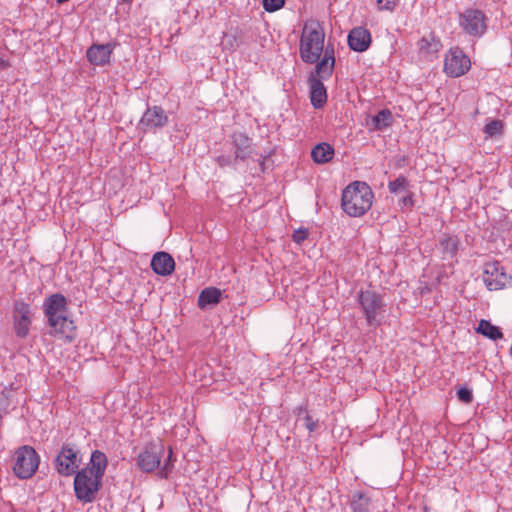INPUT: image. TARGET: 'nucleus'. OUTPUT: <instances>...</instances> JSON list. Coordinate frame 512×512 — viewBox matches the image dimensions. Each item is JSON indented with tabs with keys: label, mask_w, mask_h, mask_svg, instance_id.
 Here are the masks:
<instances>
[{
	"label": "nucleus",
	"mask_w": 512,
	"mask_h": 512,
	"mask_svg": "<svg viewBox=\"0 0 512 512\" xmlns=\"http://www.w3.org/2000/svg\"><path fill=\"white\" fill-rule=\"evenodd\" d=\"M43 311L51 328L50 334L72 341L76 327L67 316V299L60 293L52 294L44 300Z\"/></svg>",
	"instance_id": "obj_1"
},
{
	"label": "nucleus",
	"mask_w": 512,
	"mask_h": 512,
	"mask_svg": "<svg viewBox=\"0 0 512 512\" xmlns=\"http://www.w3.org/2000/svg\"><path fill=\"white\" fill-rule=\"evenodd\" d=\"M373 198L374 193L367 183L355 181L343 190L341 206L350 217H361L371 208Z\"/></svg>",
	"instance_id": "obj_2"
},
{
	"label": "nucleus",
	"mask_w": 512,
	"mask_h": 512,
	"mask_svg": "<svg viewBox=\"0 0 512 512\" xmlns=\"http://www.w3.org/2000/svg\"><path fill=\"white\" fill-rule=\"evenodd\" d=\"M325 33L319 22L305 23L300 38L299 52L301 59L308 64L320 60L324 49Z\"/></svg>",
	"instance_id": "obj_3"
},
{
	"label": "nucleus",
	"mask_w": 512,
	"mask_h": 512,
	"mask_svg": "<svg viewBox=\"0 0 512 512\" xmlns=\"http://www.w3.org/2000/svg\"><path fill=\"white\" fill-rule=\"evenodd\" d=\"M361 312L369 327L377 328L385 313V302L381 294L372 289L361 290L357 297Z\"/></svg>",
	"instance_id": "obj_4"
},
{
	"label": "nucleus",
	"mask_w": 512,
	"mask_h": 512,
	"mask_svg": "<svg viewBox=\"0 0 512 512\" xmlns=\"http://www.w3.org/2000/svg\"><path fill=\"white\" fill-rule=\"evenodd\" d=\"M39 463L40 456L36 450L23 445L14 452L12 470L19 479H30L36 473Z\"/></svg>",
	"instance_id": "obj_5"
},
{
	"label": "nucleus",
	"mask_w": 512,
	"mask_h": 512,
	"mask_svg": "<svg viewBox=\"0 0 512 512\" xmlns=\"http://www.w3.org/2000/svg\"><path fill=\"white\" fill-rule=\"evenodd\" d=\"M102 486V478L89 473V470H79L74 478L75 496L84 503L93 502Z\"/></svg>",
	"instance_id": "obj_6"
},
{
	"label": "nucleus",
	"mask_w": 512,
	"mask_h": 512,
	"mask_svg": "<svg viewBox=\"0 0 512 512\" xmlns=\"http://www.w3.org/2000/svg\"><path fill=\"white\" fill-rule=\"evenodd\" d=\"M80 451L72 443H64L54 460L57 472L62 476H71L77 473L81 464Z\"/></svg>",
	"instance_id": "obj_7"
},
{
	"label": "nucleus",
	"mask_w": 512,
	"mask_h": 512,
	"mask_svg": "<svg viewBox=\"0 0 512 512\" xmlns=\"http://www.w3.org/2000/svg\"><path fill=\"white\" fill-rule=\"evenodd\" d=\"M488 18L479 9L468 8L459 14V26L469 36L480 38L487 30Z\"/></svg>",
	"instance_id": "obj_8"
},
{
	"label": "nucleus",
	"mask_w": 512,
	"mask_h": 512,
	"mask_svg": "<svg viewBox=\"0 0 512 512\" xmlns=\"http://www.w3.org/2000/svg\"><path fill=\"white\" fill-rule=\"evenodd\" d=\"M483 281L490 291H497L506 288L512 282V277L508 275L499 262H487L484 264Z\"/></svg>",
	"instance_id": "obj_9"
},
{
	"label": "nucleus",
	"mask_w": 512,
	"mask_h": 512,
	"mask_svg": "<svg viewBox=\"0 0 512 512\" xmlns=\"http://www.w3.org/2000/svg\"><path fill=\"white\" fill-rule=\"evenodd\" d=\"M164 453L165 447L162 443H149L138 455L137 465L143 472H153L160 466Z\"/></svg>",
	"instance_id": "obj_10"
},
{
	"label": "nucleus",
	"mask_w": 512,
	"mask_h": 512,
	"mask_svg": "<svg viewBox=\"0 0 512 512\" xmlns=\"http://www.w3.org/2000/svg\"><path fill=\"white\" fill-rule=\"evenodd\" d=\"M471 66L470 59L459 48L449 50L444 61V72L450 77L464 75Z\"/></svg>",
	"instance_id": "obj_11"
},
{
	"label": "nucleus",
	"mask_w": 512,
	"mask_h": 512,
	"mask_svg": "<svg viewBox=\"0 0 512 512\" xmlns=\"http://www.w3.org/2000/svg\"><path fill=\"white\" fill-rule=\"evenodd\" d=\"M168 122V116L160 106L148 107L141 117L138 128L144 133L156 132L163 128Z\"/></svg>",
	"instance_id": "obj_12"
},
{
	"label": "nucleus",
	"mask_w": 512,
	"mask_h": 512,
	"mask_svg": "<svg viewBox=\"0 0 512 512\" xmlns=\"http://www.w3.org/2000/svg\"><path fill=\"white\" fill-rule=\"evenodd\" d=\"M15 333L20 338H25L30 330L31 307L25 302H16L13 312Z\"/></svg>",
	"instance_id": "obj_13"
},
{
	"label": "nucleus",
	"mask_w": 512,
	"mask_h": 512,
	"mask_svg": "<svg viewBox=\"0 0 512 512\" xmlns=\"http://www.w3.org/2000/svg\"><path fill=\"white\" fill-rule=\"evenodd\" d=\"M115 47L116 43L92 44L86 51V57L92 65L104 66L110 63Z\"/></svg>",
	"instance_id": "obj_14"
},
{
	"label": "nucleus",
	"mask_w": 512,
	"mask_h": 512,
	"mask_svg": "<svg viewBox=\"0 0 512 512\" xmlns=\"http://www.w3.org/2000/svg\"><path fill=\"white\" fill-rule=\"evenodd\" d=\"M371 33L364 27H355L348 34L349 48L356 52H364L371 45Z\"/></svg>",
	"instance_id": "obj_15"
},
{
	"label": "nucleus",
	"mask_w": 512,
	"mask_h": 512,
	"mask_svg": "<svg viewBox=\"0 0 512 512\" xmlns=\"http://www.w3.org/2000/svg\"><path fill=\"white\" fill-rule=\"evenodd\" d=\"M150 265L154 273L161 276L171 275L175 269L173 257L164 251L156 252L151 259Z\"/></svg>",
	"instance_id": "obj_16"
},
{
	"label": "nucleus",
	"mask_w": 512,
	"mask_h": 512,
	"mask_svg": "<svg viewBox=\"0 0 512 512\" xmlns=\"http://www.w3.org/2000/svg\"><path fill=\"white\" fill-rule=\"evenodd\" d=\"M231 137L236 159L241 161L248 159L253 153L252 140L241 132L233 133Z\"/></svg>",
	"instance_id": "obj_17"
},
{
	"label": "nucleus",
	"mask_w": 512,
	"mask_h": 512,
	"mask_svg": "<svg viewBox=\"0 0 512 512\" xmlns=\"http://www.w3.org/2000/svg\"><path fill=\"white\" fill-rule=\"evenodd\" d=\"M335 57L334 48L331 45H327L324 50V57L316 62V74L319 79L329 78L334 70Z\"/></svg>",
	"instance_id": "obj_18"
},
{
	"label": "nucleus",
	"mask_w": 512,
	"mask_h": 512,
	"mask_svg": "<svg viewBox=\"0 0 512 512\" xmlns=\"http://www.w3.org/2000/svg\"><path fill=\"white\" fill-rule=\"evenodd\" d=\"M309 84L311 104L316 109L322 108L327 101V93L324 84L314 75L309 78Z\"/></svg>",
	"instance_id": "obj_19"
},
{
	"label": "nucleus",
	"mask_w": 512,
	"mask_h": 512,
	"mask_svg": "<svg viewBox=\"0 0 512 512\" xmlns=\"http://www.w3.org/2000/svg\"><path fill=\"white\" fill-rule=\"evenodd\" d=\"M107 465L108 459L106 455L100 450H95L91 454L88 466L83 468V470H89V473L103 478Z\"/></svg>",
	"instance_id": "obj_20"
},
{
	"label": "nucleus",
	"mask_w": 512,
	"mask_h": 512,
	"mask_svg": "<svg viewBox=\"0 0 512 512\" xmlns=\"http://www.w3.org/2000/svg\"><path fill=\"white\" fill-rule=\"evenodd\" d=\"M458 246L459 239L455 236L445 234L439 240V247L444 260L454 259L458 252Z\"/></svg>",
	"instance_id": "obj_21"
},
{
	"label": "nucleus",
	"mask_w": 512,
	"mask_h": 512,
	"mask_svg": "<svg viewBox=\"0 0 512 512\" xmlns=\"http://www.w3.org/2000/svg\"><path fill=\"white\" fill-rule=\"evenodd\" d=\"M442 44L434 34L423 36L418 42V48L425 57L434 56L441 49Z\"/></svg>",
	"instance_id": "obj_22"
},
{
	"label": "nucleus",
	"mask_w": 512,
	"mask_h": 512,
	"mask_svg": "<svg viewBox=\"0 0 512 512\" xmlns=\"http://www.w3.org/2000/svg\"><path fill=\"white\" fill-rule=\"evenodd\" d=\"M221 300V291L215 287L203 289L198 296V306L206 309L209 306L217 305Z\"/></svg>",
	"instance_id": "obj_23"
},
{
	"label": "nucleus",
	"mask_w": 512,
	"mask_h": 512,
	"mask_svg": "<svg viewBox=\"0 0 512 512\" xmlns=\"http://www.w3.org/2000/svg\"><path fill=\"white\" fill-rule=\"evenodd\" d=\"M334 156V148L328 143H319L311 151L312 159L318 164L328 163Z\"/></svg>",
	"instance_id": "obj_24"
},
{
	"label": "nucleus",
	"mask_w": 512,
	"mask_h": 512,
	"mask_svg": "<svg viewBox=\"0 0 512 512\" xmlns=\"http://www.w3.org/2000/svg\"><path fill=\"white\" fill-rule=\"evenodd\" d=\"M476 331L477 333H480L491 340H498L503 338V333L500 328L491 324L490 321L485 319L480 320Z\"/></svg>",
	"instance_id": "obj_25"
},
{
	"label": "nucleus",
	"mask_w": 512,
	"mask_h": 512,
	"mask_svg": "<svg viewBox=\"0 0 512 512\" xmlns=\"http://www.w3.org/2000/svg\"><path fill=\"white\" fill-rule=\"evenodd\" d=\"M393 116L390 110L383 109L371 118L372 129L382 131L392 125Z\"/></svg>",
	"instance_id": "obj_26"
},
{
	"label": "nucleus",
	"mask_w": 512,
	"mask_h": 512,
	"mask_svg": "<svg viewBox=\"0 0 512 512\" xmlns=\"http://www.w3.org/2000/svg\"><path fill=\"white\" fill-rule=\"evenodd\" d=\"M371 500L370 498L361 492L355 493L350 501V507L353 512H370Z\"/></svg>",
	"instance_id": "obj_27"
},
{
	"label": "nucleus",
	"mask_w": 512,
	"mask_h": 512,
	"mask_svg": "<svg viewBox=\"0 0 512 512\" xmlns=\"http://www.w3.org/2000/svg\"><path fill=\"white\" fill-rule=\"evenodd\" d=\"M409 186L410 183L408 179L403 175H399L395 180L388 183V190L392 194H397L407 192Z\"/></svg>",
	"instance_id": "obj_28"
},
{
	"label": "nucleus",
	"mask_w": 512,
	"mask_h": 512,
	"mask_svg": "<svg viewBox=\"0 0 512 512\" xmlns=\"http://www.w3.org/2000/svg\"><path fill=\"white\" fill-rule=\"evenodd\" d=\"M304 413L303 421L305 428L310 432H314L319 428V420L314 419L304 408H298V415Z\"/></svg>",
	"instance_id": "obj_29"
},
{
	"label": "nucleus",
	"mask_w": 512,
	"mask_h": 512,
	"mask_svg": "<svg viewBox=\"0 0 512 512\" xmlns=\"http://www.w3.org/2000/svg\"><path fill=\"white\" fill-rule=\"evenodd\" d=\"M503 122L501 120H492L484 127V133L490 137H496L502 134Z\"/></svg>",
	"instance_id": "obj_30"
},
{
	"label": "nucleus",
	"mask_w": 512,
	"mask_h": 512,
	"mask_svg": "<svg viewBox=\"0 0 512 512\" xmlns=\"http://www.w3.org/2000/svg\"><path fill=\"white\" fill-rule=\"evenodd\" d=\"M262 4L267 12H275L284 6L285 0H263Z\"/></svg>",
	"instance_id": "obj_31"
},
{
	"label": "nucleus",
	"mask_w": 512,
	"mask_h": 512,
	"mask_svg": "<svg viewBox=\"0 0 512 512\" xmlns=\"http://www.w3.org/2000/svg\"><path fill=\"white\" fill-rule=\"evenodd\" d=\"M173 460H175V458H173V451L169 448L167 460L164 462V465L160 470L161 477L167 478L173 468Z\"/></svg>",
	"instance_id": "obj_32"
},
{
	"label": "nucleus",
	"mask_w": 512,
	"mask_h": 512,
	"mask_svg": "<svg viewBox=\"0 0 512 512\" xmlns=\"http://www.w3.org/2000/svg\"><path fill=\"white\" fill-rule=\"evenodd\" d=\"M238 159H236V156L231 155H220L216 158V162L220 167H226V166H236Z\"/></svg>",
	"instance_id": "obj_33"
},
{
	"label": "nucleus",
	"mask_w": 512,
	"mask_h": 512,
	"mask_svg": "<svg viewBox=\"0 0 512 512\" xmlns=\"http://www.w3.org/2000/svg\"><path fill=\"white\" fill-rule=\"evenodd\" d=\"M456 394L458 399L463 403L469 404L473 400L472 391L466 387L458 389Z\"/></svg>",
	"instance_id": "obj_34"
},
{
	"label": "nucleus",
	"mask_w": 512,
	"mask_h": 512,
	"mask_svg": "<svg viewBox=\"0 0 512 512\" xmlns=\"http://www.w3.org/2000/svg\"><path fill=\"white\" fill-rule=\"evenodd\" d=\"M309 235L308 229L306 228H299L293 232L292 239L297 244H301L304 242Z\"/></svg>",
	"instance_id": "obj_35"
},
{
	"label": "nucleus",
	"mask_w": 512,
	"mask_h": 512,
	"mask_svg": "<svg viewBox=\"0 0 512 512\" xmlns=\"http://www.w3.org/2000/svg\"><path fill=\"white\" fill-rule=\"evenodd\" d=\"M377 7L380 11H393L396 7V0H377Z\"/></svg>",
	"instance_id": "obj_36"
},
{
	"label": "nucleus",
	"mask_w": 512,
	"mask_h": 512,
	"mask_svg": "<svg viewBox=\"0 0 512 512\" xmlns=\"http://www.w3.org/2000/svg\"><path fill=\"white\" fill-rule=\"evenodd\" d=\"M399 204L403 207H412L414 205L413 193L408 192L407 195L400 199Z\"/></svg>",
	"instance_id": "obj_37"
},
{
	"label": "nucleus",
	"mask_w": 512,
	"mask_h": 512,
	"mask_svg": "<svg viewBox=\"0 0 512 512\" xmlns=\"http://www.w3.org/2000/svg\"><path fill=\"white\" fill-rule=\"evenodd\" d=\"M124 2L128 3V2H131L132 0H123Z\"/></svg>",
	"instance_id": "obj_38"
}]
</instances>
